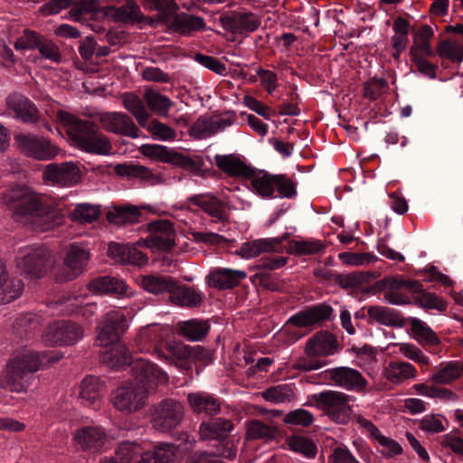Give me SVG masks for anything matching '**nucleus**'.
Listing matches in <instances>:
<instances>
[{
    "label": "nucleus",
    "mask_w": 463,
    "mask_h": 463,
    "mask_svg": "<svg viewBox=\"0 0 463 463\" xmlns=\"http://www.w3.org/2000/svg\"><path fill=\"white\" fill-rule=\"evenodd\" d=\"M145 128L156 140L167 142L174 141L176 138V133L172 128L156 119L147 121Z\"/></svg>",
    "instance_id": "13d9d810"
},
{
    "label": "nucleus",
    "mask_w": 463,
    "mask_h": 463,
    "mask_svg": "<svg viewBox=\"0 0 463 463\" xmlns=\"http://www.w3.org/2000/svg\"><path fill=\"white\" fill-rule=\"evenodd\" d=\"M248 179L250 180L251 186L258 195L265 199L276 198V175L252 169V174Z\"/></svg>",
    "instance_id": "f704fd0d"
},
{
    "label": "nucleus",
    "mask_w": 463,
    "mask_h": 463,
    "mask_svg": "<svg viewBox=\"0 0 463 463\" xmlns=\"http://www.w3.org/2000/svg\"><path fill=\"white\" fill-rule=\"evenodd\" d=\"M24 291L23 281L12 277L6 263L0 259V304H8L20 298Z\"/></svg>",
    "instance_id": "aec40b11"
},
{
    "label": "nucleus",
    "mask_w": 463,
    "mask_h": 463,
    "mask_svg": "<svg viewBox=\"0 0 463 463\" xmlns=\"http://www.w3.org/2000/svg\"><path fill=\"white\" fill-rule=\"evenodd\" d=\"M151 234L148 240L149 247L159 250H170L175 244V230L173 223L166 220L153 222L149 224Z\"/></svg>",
    "instance_id": "6ab92c4d"
},
{
    "label": "nucleus",
    "mask_w": 463,
    "mask_h": 463,
    "mask_svg": "<svg viewBox=\"0 0 463 463\" xmlns=\"http://www.w3.org/2000/svg\"><path fill=\"white\" fill-rule=\"evenodd\" d=\"M102 321L110 326L113 329L119 334L127 331L128 323L123 311L119 309H111L105 314Z\"/></svg>",
    "instance_id": "e2e57ef3"
},
{
    "label": "nucleus",
    "mask_w": 463,
    "mask_h": 463,
    "mask_svg": "<svg viewBox=\"0 0 463 463\" xmlns=\"http://www.w3.org/2000/svg\"><path fill=\"white\" fill-rule=\"evenodd\" d=\"M57 118L67 128V135L75 147L97 155L111 153L109 138L99 131L93 122L80 119L65 110H58Z\"/></svg>",
    "instance_id": "f03ea898"
},
{
    "label": "nucleus",
    "mask_w": 463,
    "mask_h": 463,
    "mask_svg": "<svg viewBox=\"0 0 463 463\" xmlns=\"http://www.w3.org/2000/svg\"><path fill=\"white\" fill-rule=\"evenodd\" d=\"M214 162L220 170L230 176L248 178L252 174V168L233 154L216 155L214 156Z\"/></svg>",
    "instance_id": "c756f323"
},
{
    "label": "nucleus",
    "mask_w": 463,
    "mask_h": 463,
    "mask_svg": "<svg viewBox=\"0 0 463 463\" xmlns=\"http://www.w3.org/2000/svg\"><path fill=\"white\" fill-rule=\"evenodd\" d=\"M89 260L90 252L85 247L76 243L70 245L63 258L64 270L58 279L61 281L74 279L83 272Z\"/></svg>",
    "instance_id": "f8f14e48"
},
{
    "label": "nucleus",
    "mask_w": 463,
    "mask_h": 463,
    "mask_svg": "<svg viewBox=\"0 0 463 463\" xmlns=\"http://www.w3.org/2000/svg\"><path fill=\"white\" fill-rule=\"evenodd\" d=\"M383 375L390 383L399 384L417 377L416 368L410 363L402 361L390 362L383 370Z\"/></svg>",
    "instance_id": "c9c22d12"
},
{
    "label": "nucleus",
    "mask_w": 463,
    "mask_h": 463,
    "mask_svg": "<svg viewBox=\"0 0 463 463\" xmlns=\"http://www.w3.org/2000/svg\"><path fill=\"white\" fill-rule=\"evenodd\" d=\"M148 388L141 383H126L110 394L112 406L124 414H131L145 407L148 398Z\"/></svg>",
    "instance_id": "20e7f679"
},
{
    "label": "nucleus",
    "mask_w": 463,
    "mask_h": 463,
    "mask_svg": "<svg viewBox=\"0 0 463 463\" xmlns=\"http://www.w3.org/2000/svg\"><path fill=\"white\" fill-rule=\"evenodd\" d=\"M99 215V206L91 203H80L71 213V219L80 223H91L98 220Z\"/></svg>",
    "instance_id": "8fccbe9b"
},
{
    "label": "nucleus",
    "mask_w": 463,
    "mask_h": 463,
    "mask_svg": "<svg viewBox=\"0 0 463 463\" xmlns=\"http://www.w3.org/2000/svg\"><path fill=\"white\" fill-rule=\"evenodd\" d=\"M188 202L201 208L205 213L214 218L217 222H225L228 219V213L223 211L218 194L205 193L195 194L189 197Z\"/></svg>",
    "instance_id": "393cba45"
},
{
    "label": "nucleus",
    "mask_w": 463,
    "mask_h": 463,
    "mask_svg": "<svg viewBox=\"0 0 463 463\" xmlns=\"http://www.w3.org/2000/svg\"><path fill=\"white\" fill-rule=\"evenodd\" d=\"M84 336L83 328L72 321H56L47 326L43 341L48 345H72Z\"/></svg>",
    "instance_id": "1a4fd4ad"
},
{
    "label": "nucleus",
    "mask_w": 463,
    "mask_h": 463,
    "mask_svg": "<svg viewBox=\"0 0 463 463\" xmlns=\"http://www.w3.org/2000/svg\"><path fill=\"white\" fill-rule=\"evenodd\" d=\"M131 371L139 379L138 383L148 388V393L150 390H155V386L165 384L168 382L165 372L143 357H137L132 362Z\"/></svg>",
    "instance_id": "ddd939ff"
},
{
    "label": "nucleus",
    "mask_w": 463,
    "mask_h": 463,
    "mask_svg": "<svg viewBox=\"0 0 463 463\" xmlns=\"http://www.w3.org/2000/svg\"><path fill=\"white\" fill-rule=\"evenodd\" d=\"M324 246L320 241L298 240L290 241L287 247V251L296 255H312L320 252Z\"/></svg>",
    "instance_id": "3c124183"
},
{
    "label": "nucleus",
    "mask_w": 463,
    "mask_h": 463,
    "mask_svg": "<svg viewBox=\"0 0 463 463\" xmlns=\"http://www.w3.org/2000/svg\"><path fill=\"white\" fill-rule=\"evenodd\" d=\"M179 329L184 337L193 342H198L207 335L210 324L204 320L191 319L181 322Z\"/></svg>",
    "instance_id": "a19ab883"
},
{
    "label": "nucleus",
    "mask_w": 463,
    "mask_h": 463,
    "mask_svg": "<svg viewBox=\"0 0 463 463\" xmlns=\"http://www.w3.org/2000/svg\"><path fill=\"white\" fill-rule=\"evenodd\" d=\"M247 277L243 270L217 268L209 272L205 280L209 287L218 289L232 288Z\"/></svg>",
    "instance_id": "412c9836"
},
{
    "label": "nucleus",
    "mask_w": 463,
    "mask_h": 463,
    "mask_svg": "<svg viewBox=\"0 0 463 463\" xmlns=\"http://www.w3.org/2000/svg\"><path fill=\"white\" fill-rule=\"evenodd\" d=\"M167 27L171 32L189 35L194 31L205 28V23L200 16L181 13L168 20Z\"/></svg>",
    "instance_id": "2f4dec72"
},
{
    "label": "nucleus",
    "mask_w": 463,
    "mask_h": 463,
    "mask_svg": "<svg viewBox=\"0 0 463 463\" xmlns=\"http://www.w3.org/2000/svg\"><path fill=\"white\" fill-rule=\"evenodd\" d=\"M370 319L387 326H402V320L393 309L382 306H372L367 308Z\"/></svg>",
    "instance_id": "37998d69"
},
{
    "label": "nucleus",
    "mask_w": 463,
    "mask_h": 463,
    "mask_svg": "<svg viewBox=\"0 0 463 463\" xmlns=\"http://www.w3.org/2000/svg\"><path fill=\"white\" fill-rule=\"evenodd\" d=\"M394 345L398 348V353L405 358L414 361L420 365L429 364V357L416 345L409 343H399Z\"/></svg>",
    "instance_id": "680f3d73"
},
{
    "label": "nucleus",
    "mask_w": 463,
    "mask_h": 463,
    "mask_svg": "<svg viewBox=\"0 0 463 463\" xmlns=\"http://www.w3.org/2000/svg\"><path fill=\"white\" fill-rule=\"evenodd\" d=\"M337 341L329 332H319L311 337L306 345V353L309 356H327L336 352Z\"/></svg>",
    "instance_id": "a878e982"
},
{
    "label": "nucleus",
    "mask_w": 463,
    "mask_h": 463,
    "mask_svg": "<svg viewBox=\"0 0 463 463\" xmlns=\"http://www.w3.org/2000/svg\"><path fill=\"white\" fill-rule=\"evenodd\" d=\"M317 407L332 420L345 424L350 420L351 402L354 397L337 391H325L313 395Z\"/></svg>",
    "instance_id": "39448f33"
},
{
    "label": "nucleus",
    "mask_w": 463,
    "mask_h": 463,
    "mask_svg": "<svg viewBox=\"0 0 463 463\" xmlns=\"http://www.w3.org/2000/svg\"><path fill=\"white\" fill-rule=\"evenodd\" d=\"M104 384L99 378L89 375L86 376L80 386V398L88 406L97 409L100 405Z\"/></svg>",
    "instance_id": "72a5a7b5"
},
{
    "label": "nucleus",
    "mask_w": 463,
    "mask_h": 463,
    "mask_svg": "<svg viewBox=\"0 0 463 463\" xmlns=\"http://www.w3.org/2000/svg\"><path fill=\"white\" fill-rule=\"evenodd\" d=\"M5 202L20 222L32 224L40 231H47L59 224L57 214L49 211L43 198L27 187L10 189L5 195Z\"/></svg>",
    "instance_id": "f257e3e1"
},
{
    "label": "nucleus",
    "mask_w": 463,
    "mask_h": 463,
    "mask_svg": "<svg viewBox=\"0 0 463 463\" xmlns=\"http://www.w3.org/2000/svg\"><path fill=\"white\" fill-rule=\"evenodd\" d=\"M411 331L419 342H425L429 345H438L439 337L435 332L424 322L414 318L411 322Z\"/></svg>",
    "instance_id": "bf43d9fd"
},
{
    "label": "nucleus",
    "mask_w": 463,
    "mask_h": 463,
    "mask_svg": "<svg viewBox=\"0 0 463 463\" xmlns=\"http://www.w3.org/2000/svg\"><path fill=\"white\" fill-rule=\"evenodd\" d=\"M233 424L230 420L214 418L203 421L199 427V435L203 440L225 439L232 430Z\"/></svg>",
    "instance_id": "c85d7f7f"
},
{
    "label": "nucleus",
    "mask_w": 463,
    "mask_h": 463,
    "mask_svg": "<svg viewBox=\"0 0 463 463\" xmlns=\"http://www.w3.org/2000/svg\"><path fill=\"white\" fill-rule=\"evenodd\" d=\"M332 314L333 308L329 305L319 304L295 314L288 319V323L298 327H306L330 319Z\"/></svg>",
    "instance_id": "4be33fe9"
},
{
    "label": "nucleus",
    "mask_w": 463,
    "mask_h": 463,
    "mask_svg": "<svg viewBox=\"0 0 463 463\" xmlns=\"http://www.w3.org/2000/svg\"><path fill=\"white\" fill-rule=\"evenodd\" d=\"M247 435L249 438L253 439H272L277 435V429L276 427L265 424L259 420H253L247 425Z\"/></svg>",
    "instance_id": "5fc2aeb1"
},
{
    "label": "nucleus",
    "mask_w": 463,
    "mask_h": 463,
    "mask_svg": "<svg viewBox=\"0 0 463 463\" xmlns=\"http://www.w3.org/2000/svg\"><path fill=\"white\" fill-rule=\"evenodd\" d=\"M203 293L190 287H179L176 280L174 290L170 292L171 303L180 307H197L203 301Z\"/></svg>",
    "instance_id": "e433bc0d"
},
{
    "label": "nucleus",
    "mask_w": 463,
    "mask_h": 463,
    "mask_svg": "<svg viewBox=\"0 0 463 463\" xmlns=\"http://www.w3.org/2000/svg\"><path fill=\"white\" fill-rule=\"evenodd\" d=\"M218 197L220 199L223 211L232 210H247L251 207V203L241 198L235 194V190L229 187H223L218 192Z\"/></svg>",
    "instance_id": "de8ad7c7"
},
{
    "label": "nucleus",
    "mask_w": 463,
    "mask_h": 463,
    "mask_svg": "<svg viewBox=\"0 0 463 463\" xmlns=\"http://www.w3.org/2000/svg\"><path fill=\"white\" fill-rule=\"evenodd\" d=\"M175 279L170 276L149 274L140 278L141 287L147 292L159 295L174 290Z\"/></svg>",
    "instance_id": "4c0bfd02"
},
{
    "label": "nucleus",
    "mask_w": 463,
    "mask_h": 463,
    "mask_svg": "<svg viewBox=\"0 0 463 463\" xmlns=\"http://www.w3.org/2000/svg\"><path fill=\"white\" fill-rule=\"evenodd\" d=\"M275 196L291 199L297 196V182L287 175H276Z\"/></svg>",
    "instance_id": "4d7b16f0"
},
{
    "label": "nucleus",
    "mask_w": 463,
    "mask_h": 463,
    "mask_svg": "<svg viewBox=\"0 0 463 463\" xmlns=\"http://www.w3.org/2000/svg\"><path fill=\"white\" fill-rule=\"evenodd\" d=\"M177 447L171 443L157 445L153 450L145 451L141 447V453L135 457V463H174Z\"/></svg>",
    "instance_id": "cd10ccee"
},
{
    "label": "nucleus",
    "mask_w": 463,
    "mask_h": 463,
    "mask_svg": "<svg viewBox=\"0 0 463 463\" xmlns=\"http://www.w3.org/2000/svg\"><path fill=\"white\" fill-rule=\"evenodd\" d=\"M286 235L277 238L260 239L244 242L236 251L243 259H250L263 252L279 251Z\"/></svg>",
    "instance_id": "b1692460"
},
{
    "label": "nucleus",
    "mask_w": 463,
    "mask_h": 463,
    "mask_svg": "<svg viewBox=\"0 0 463 463\" xmlns=\"http://www.w3.org/2000/svg\"><path fill=\"white\" fill-rule=\"evenodd\" d=\"M287 444L292 451L298 452L306 458H315L317 454V447L315 443L301 436H293L287 439Z\"/></svg>",
    "instance_id": "6e6d98bb"
},
{
    "label": "nucleus",
    "mask_w": 463,
    "mask_h": 463,
    "mask_svg": "<svg viewBox=\"0 0 463 463\" xmlns=\"http://www.w3.org/2000/svg\"><path fill=\"white\" fill-rule=\"evenodd\" d=\"M138 453H141L138 443L125 441L118 445L114 457L104 458L100 463H133Z\"/></svg>",
    "instance_id": "c03bdc74"
},
{
    "label": "nucleus",
    "mask_w": 463,
    "mask_h": 463,
    "mask_svg": "<svg viewBox=\"0 0 463 463\" xmlns=\"http://www.w3.org/2000/svg\"><path fill=\"white\" fill-rule=\"evenodd\" d=\"M261 397L271 403H288L296 399L294 387L283 383L272 386L260 393Z\"/></svg>",
    "instance_id": "79ce46f5"
},
{
    "label": "nucleus",
    "mask_w": 463,
    "mask_h": 463,
    "mask_svg": "<svg viewBox=\"0 0 463 463\" xmlns=\"http://www.w3.org/2000/svg\"><path fill=\"white\" fill-rule=\"evenodd\" d=\"M189 406L195 413L216 415L221 411L220 402L213 395L204 392H190L187 395Z\"/></svg>",
    "instance_id": "473e14b6"
},
{
    "label": "nucleus",
    "mask_w": 463,
    "mask_h": 463,
    "mask_svg": "<svg viewBox=\"0 0 463 463\" xmlns=\"http://www.w3.org/2000/svg\"><path fill=\"white\" fill-rule=\"evenodd\" d=\"M99 0H50L40 10L43 15H52L71 5L69 16L71 20L80 22L96 9Z\"/></svg>",
    "instance_id": "9d476101"
},
{
    "label": "nucleus",
    "mask_w": 463,
    "mask_h": 463,
    "mask_svg": "<svg viewBox=\"0 0 463 463\" xmlns=\"http://www.w3.org/2000/svg\"><path fill=\"white\" fill-rule=\"evenodd\" d=\"M222 28L233 34H247L257 30L260 24V19L252 13L229 12L220 17Z\"/></svg>",
    "instance_id": "4468645a"
},
{
    "label": "nucleus",
    "mask_w": 463,
    "mask_h": 463,
    "mask_svg": "<svg viewBox=\"0 0 463 463\" xmlns=\"http://www.w3.org/2000/svg\"><path fill=\"white\" fill-rule=\"evenodd\" d=\"M313 421V414L304 409H297L292 411L284 418V422L287 424L299 425L303 427L310 426Z\"/></svg>",
    "instance_id": "338daca9"
},
{
    "label": "nucleus",
    "mask_w": 463,
    "mask_h": 463,
    "mask_svg": "<svg viewBox=\"0 0 463 463\" xmlns=\"http://www.w3.org/2000/svg\"><path fill=\"white\" fill-rule=\"evenodd\" d=\"M104 13L116 22L136 24L144 20L140 7L134 0H126V4L120 7L108 5L104 7Z\"/></svg>",
    "instance_id": "7c9ffc66"
},
{
    "label": "nucleus",
    "mask_w": 463,
    "mask_h": 463,
    "mask_svg": "<svg viewBox=\"0 0 463 463\" xmlns=\"http://www.w3.org/2000/svg\"><path fill=\"white\" fill-rule=\"evenodd\" d=\"M152 428L160 432H169L183 420L184 405L175 399H165L150 409Z\"/></svg>",
    "instance_id": "423d86ee"
},
{
    "label": "nucleus",
    "mask_w": 463,
    "mask_h": 463,
    "mask_svg": "<svg viewBox=\"0 0 463 463\" xmlns=\"http://www.w3.org/2000/svg\"><path fill=\"white\" fill-rule=\"evenodd\" d=\"M119 333L113 329L110 326L105 324L103 321L98 331L96 342L99 345L109 347L114 344L118 343Z\"/></svg>",
    "instance_id": "69168bd1"
},
{
    "label": "nucleus",
    "mask_w": 463,
    "mask_h": 463,
    "mask_svg": "<svg viewBox=\"0 0 463 463\" xmlns=\"http://www.w3.org/2000/svg\"><path fill=\"white\" fill-rule=\"evenodd\" d=\"M439 55L451 61H463V45L458 42L442 41L437 49Z\"/></svg>",
    "instance_id": "052dcab7"
},
{
    "label": "nucleus",
    "mask_w": 463,
    "mask_h": 463,
    "mask_svg": "<svg viewBox=\"0 0 463 463\" xmlns=\"http://www.w3.org/2000/svg\"><path fill=\"white\" fill-rule=\"evenodd\" d=\"M62 357L63 354L59 351H23L6 364L0 376V385L11 392H20L24 388L22 380L26 373L36 372L45 364L56 363Z\"/></svg>",
    "instance_id": "7ed1b4c3"
},
{
    "label": "nucleus",
    "mask_w": 463,
    "mask_h": 463,
    "mask_svg": "<svg viewBox=\"0 0 463 463\" xmlns=\"http://www.w3.org/2000/svg\"><path fill=\"white\" fill-rule=\"evenodd\" d=\"M335 385L348 391H362L367 384L366 380L357 370L350 367H336L327 372Z\"/></svg>",
    "instance_id": "f3484780"
},
{
    "label": "nucleus",
    "mask_w": 463,
    "mask_h": 463,
    "mask_svg": "<svg viewBox=\"0 0 463 463\" xmlns=\"http://www.w3.org/2000/svg\"><path fill=\"white\" fill-rule=\"evenodd\" d=\"M122 103L124 108L132 114L140 127H146L150 117L143 100L133 93H124L122 95Z\"/></svg>",
    "instance_id": "ea45409f"
},
{
    "label": "nucleus",
    "mask_w": 463,
    "mask_h": 463,
    "mask_svg": "<svg viewBox=\"0 0 463 463\" xmlns=\"http://www.w3.org/2000/svg\"><path fill=\"white\" fill-rule=\"evenodd\" d=\"M108 348L109 349L106 350L101 354L103 363L108 366L119 369L127 364L132 365L134 360H132L125 345L117 343Z\"/></svg>",
    "instance_id": "58836bf2"
},
{
    "label": "nucleus",
    "mask_w": 463,
    "mask_h": 463,
    "mask_svg": "<svg viewBox=\"0 0 463 463\" xmlns=\"http://www.w3.org/2000/svg\"><path fill=\"white\" fill-rule=\"evenodd\" d=\"M73 439L84 450L98 451L107 444L109 438L104 430L99 426H88L77 430Z\"/></svg>",
    "instance_id": "a211bd4d"
},
{
    "label": "nucleus",
    "mask_w": 463,
    "mask_h": 463,
    "mask_svg": "<svg viewBox=\"0 0 463 463\" xmlns=\"http://www.w3.org/2000/svg\"><path fill=\"white\" fill-rule=\"evenodd\" d=\"M328 463H360L352 452L344 445L334 449L328 458Z\"/></svg>",
    "instance_id": "774afa93"
},
{
    "label": "nucleus",
    "mask_w": 463,
    "mask_h": 463,
    "mask_svg": "<svg viewBox=\"0 0 463 463\" xmlns=\"http://www.w3.org/2000/svg\"><path fill=\"white\" fill-rule=\"evenodd\" d=\"M463 373L462 364L450 361L442 364L440 367L430 377L431 381L439 384H449L459 378Z\"/></svg>",
    "instance_id": "49530a36"
},
{
    "label": "nucleus",
    "mask_w": 463,
    "mask_h": 463,
    "mask_svg": "<svg viewBox=\"0 0 463 463\" xmlns=\"http://www.w3.org/2000/svg\"><path fill=\"white\" fill-rule=\"evenodd\" d=\"M43 178L53 185L72 186L80 181V169L71 161L61 164L52 163L45 166Z\"/></svg>",
    "instance_id": "9b49d317"
},
{
    "label": "nucleus",
    "mask_w": 463,
    "mask_h": 463,
    "mask_svg": "<svg viewBox=\"0 0 463 463\" xmlns=\"http://www.w3.org/2000/svg\"><path fill=\"white\" fill-rule=\"evenodd\" d=\"M384 288L393 290H402V288L408 289L411 293L420 288V282L418 280L404 279L401 276L389 277L383 281Z\"/></svg>",
    "instance_id": "0e129e2a"
},
{
    "label": "nucleus",
    "mask_w": 463,
    "mask_h": 463,
    "mask_svg": "<svg viewBox=\"0 0 463 463\" xmlns=\"http://www.w3.org/2000/svg\"><path fill=\"white\" fill-rule=\"evenodd\" d=\"M414 300L420 307L444 311L447 307L446 303L433 293L427 292L423 289L422 285L420 283V288L412 291Z\"/></svg>",
    "instance_id": "603ef678"
},
{
    "label": "nucleus",
    "mask_w": 463,
    "mask_h": 463,
    "mask_svg": "<svg viewBox=\"0 0 463 463\" xmlns=\"http://www.w3.org/2000/svg\"><path fill=\"white\" fill-rule=\"evenodd\" d=\"M50 251L43 246L29 245L18 250L15 265L31 278H42L48 269Z\"/></svg>",
    "instance_id": "0eeeda50"
},
{
    "label": "nucleus",
    "mask_w": 463,
    "mask_h": 463,
    "mask_svg": "<svg viewBox=\"0 0 463 463\" xmlns=\"http://www.w3.org/2000/svg\"><path fill=\"white\" fill-rule=\"evenodd\" d=\"M6 105L14 117L24 123H34L39 119V111L35 105L21 94L9 95Z\"/></svg>",
    "instance_id": "5701e85b"
},
{
    "label": "nucleus",
    "mask_w": 463,
    "mask_h": 463,
    "mask_svg": "<svg viewBox=\"0 0 463 463\" xmlns=\"http://www.w3.org/2000/svg\"><path fill=\"white\" fill-rule=\"evenodd\" d=\"M139 217L140 212L134 206L116 208L108 215L109 221L117 225L137 222Z\"/></svg>",
    "instance_id": "864d4df0"
},
{
    "label": "nucleus",
    "mask_w": 463,
    "mask_h": 463,
    "mask_svg": "<svg viewBox=\"0 0 463 463\" xmlns=\"http://www.w3.org/2000/svg\"><path fill=\"white\" fill-rule=\"evenodd\" d=\"M144 99L150 109L162 117H167L173 101L166 96L152 89H146L144 93Z\"/></svg>",
    "instance_id": "a18cd8bd"
},
{
    "label": "nucleus",
    "mask_w": 463,
    "mask_h": 463,
    "mask_svg": "<svg viewBox=\"0 0 463 463\" xmlns=\"http://www.w3.org/2000/svg\"><path fill=\"white\" fill-rule=\"evenodd\" d=\"M98 119L103 129L115 134L136 138L138 128L129 116L123 112H102Z\"/></svg>",
    "instance_id": "2eb2a0df"
},
{
    "label": "nucleus",
    "mask_w": 463,
    "mask_h": 463,
    "mask_svg": "<svg viewBox=\"0 0 463 463\" xmlns=\"http://www.w3.org/2000/svg\"><path fill=\"white\" fill-rule=\"evenodd\" d=\"M18 149L24 156L40 161L53 159L61 151L50 138L33 134H18L14 137Z\"/></svg>",
    "instance_id": "6e6552de"
},
{
    "label": "nucleus",
    "mask_w": 463,
    "mask_h": 463,
    "mask_svg": "<svg viewBox=\"0 0 463 463\" xmlns=\"http://www.w3.org/2000/svg\"><path fill=\"white\" fill-rule=\"evenodd\" d=\"M88 289L96 295L111 294L122 298H131L134 292L124 279L104 276L92 279L88 284Z\"/></svg>",
    "instance_id": "dca6fc26"
},
{
    "label": "nucleus",
    "mask_w": 463,
    "mask_h": 463,
    "mask_svg": "<svg viewBox=\"0 0 463 463\" xmlns=\"http://www.w3.org/2000/svg\"><path fill=\"white\" fill-rule=\"evenodd\" d=\"M164 327L152 324L141 328L135 338V345L141 353L156 351L157 345L164 340Z\"/></svg>",
    "instance_id": "bb28decb"
},
{
    "label": "nucleus",
    "mask_w": 463,
    "mask_h": 463,
    "mask_svg": "<svg viewBox=\"0 0 463 463\" xmlns=\"http://www.w3.org/2000/svg\"><path fill=\"white\" fill-rule=\"evenodd\" d=\"M168 349L170 354L181 363L179 366L186 369H188L186 362L197 358L203 351L201 346L193 347L182 343L173 344Z\"/></svg>",
    "instance_id": "09e8293b"
}]
</instances>
